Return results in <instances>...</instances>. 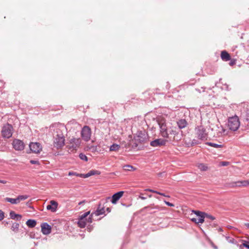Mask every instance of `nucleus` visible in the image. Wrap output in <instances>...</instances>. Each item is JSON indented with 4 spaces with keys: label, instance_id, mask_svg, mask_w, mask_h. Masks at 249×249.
<instances>
[{
    "label": "nucleus",
    "instance_id": "22",
    "mask_svg": "<svg viewBox=\"0 0 249 249\" xmlns=\"http://www.w3.org/2000/svg\"><path fill=\"white\" fill-rule=\"evenodd\" d=\"M26 224L29 228H34L36 224V221L34 219H28Z\"/></svg>",
    "mask_w": 249,
    "mask_h": 249
},
{
    "label": "nucleus",
    "instance_id": "27",
    "mask_svg": "<svg viewBox=\"0 0 249 249\" xmlns=\"http://www.w3.org/2000/svg\"><path fill=\"white\" fill-rule=\"evenodd\" d=\"M206 144L211 146H212V147H213L216 148H221L223 146V145H222V144H219L213 143L212 142H207L206 143Z\"/></svg>",
    "mask_w": 249,
    "mask_h": 249
},
{
    "label": "nucleus",
    "instance_id": "7",
    "mask_svg": "<svg viewBox=\"0 0 249 249\" xmlns=\"http://www.w3.org/2000/svg\"><path fill=\"white\" fill-rule=\"evenodd\" d=\"M147 138L148 136L145 132L140 131L138 132L137 136L135 137V140L140 143H142L147 139Z\"/></svg>",
    "mask_w": 249,
    "mask_h": 249
},
{
    "label": "nucleus",
    "instance_id": "60",
    "mask_svg": "<svg viewBox=\"0 0 249 249\" xmlns=\"http://www.w3.org/2000/svg\"><path fill=\"white\" fill-rule=\"evenodd\" d=\"M148 197H152V195H148Z\"/></svg>",
    "mask_w": 249,
    "mask_h": 249
},
{
    "label": "nucleus",
    "instance_id": "62",
    "mask_svg": "<svg viewBox=\"0 0 249 249\" xmlns=\"http://www.w3.org/2000/svg\"><path fill=\"white\" fill-rule=\"evenodd\" d=\"M122 205H123L124 206H125V205L124 204H122Z\"/></svg>",
    "mask_w": 249,
    "mask_h": 249
},
{
    "label": "nucleus",
    "instance_id": "61",
    "mask_svg": "<svg viewBox=\"0 0 249 249\" xmlns=\"http://www.w3.org/2000/svg\"><path fill=\"white\" fill-rule=\"evenodd\" d=\"M201 89H203V91H204L205 88H203V87H202Z\"/></svg>",
    "mask_w": 249,
    "mask_h": 249
},
{
    "label": "nucleus",
    "instance_id": "28",
    "mask_svg": "<svg viewBox=\"0 0 249 249\" xmlns=\"http://www.w3.org/2000/svg\"><path fill=\"white\" fill-rule=\"evenodd\" d=\"M192 212L198 217H201V216L203 217L204 216V214H205V212H202L199 211L193 210Z\"/></svg>",
    "mask_w": 249,
    "mask_h": 249
},
{
    "label": "nucleus",
    "instance_id": "40",
    "mask_svg": "<svg viewBox=\"0 0 249 249\" xmlns=\"http://www.w3.org/2000/svg\"><path fill=\"white\" fill-rule=\"evenodd\" d=\"M243 247H246L247 249H249V241H244V242L242 244Z\"/></svg>",
    "mask_w": 249,
    "mask_h": 249
},
{
    "label": "nucleus",
    "instance_id": "57",
    "mask_svg": "<svg viewBox=\"0 0 249 249\" xmlns=\"http://www.w3.org/2000/svg\"><path fill=\"white\" fill-rule=\"evenodd\" d=\"M196 90H197L198 92H201V90L200 89H196Z\"/></svg>",
    "mask_w": 249,
    "mask_h": 249
},
{
    "label": "nucleus",
    "instance_id": "10",
    "mask_svg": "<svg viewBox=\"0 0 249 249\" xmlns=\"http://www.w3.org/2000/svg\"><path fill=\"white\" fill-rule=\"evenodd\" d=\"M143 210L149 213L152 214L161 210L162 209L158 205L155 206L154 204H153L144 207Z\"/></svg>",
    "mask_w": 249,
    "mask_h": 249
},
{
    "label": "nucleus",
    "instance_id": "26",
    "mask_svg": "<svg viewBox=\"0 0 249 249\" xmlns=\"http://www.w3.org/2000/svg\"><path fill=\"white\" fill-rule=\"evenodd\" d=\"M5 200L7 202H10L12 204H17L18 203H19L17 197L16 198L6 197L5 198Z\"/></svg>",
    "mask_w": 249,
    "mask_h": 249
},
{
    "label": "nucleus",
    "instance_id": "42",
    "mask_svg": "<svg viewBox=\"0 0 249 249\" xmlns=\"http://www.w3.org/2000/svg\"><path fill=\"white\" fill-rule=\"evenodd\" d=\"M164 202L165 203L166 205H167V206H170V207H174V204L172 203H170L168 201H167L166 200H164Z\"/></svg>",
    "mask_w": 249,
    "mask_h": 249
},
{
    "label": "nucleus",
    "instance_id": "48",
    "mask_svg": "<svg viewBox=\"0 0 249 249\" xmlns=\"http://www.w3.org/2000/svg\"><path fill=\"white\" fill-rule=\"evenodd\" d=\"M235 64V60H231L230 62V65L231 66H232Z\"/></svg>",
    "mask_w": 249,
    "mask_h": 249
},
{
    "label": "nucleus",
    "instance_id": "20",
    "mask_svg": "<svg viewBox=\"0 0 249 249\" xmlns=\"http://www.w3.org/2000/svg\"><path fill=\"white\" fill-rule=\"evenodd\" d=\"M196 167L201 171H206L209 169V167L206 164L200 163L196 164Z\"/></svg>",
    "mask_w": 249,
    "mask_h": 249
},
{
    "label": "nucleus",
    "instance_id": "43",
    "mask_svg": "<svg viewBox=\"0 0 249 249\" xmlns=\"http://www.w3.org/2000/svg\"><path fill=\"white\" fill-rule=\"evenodd\" d=\"M4 213L2 211L0 210V220H1L3 219L4 215Z\"/></svg>",
    "mask_w": 249,
    "mask_h": 249
},
{
    "label": "nucleus",
    "instance_id": "33",
    "mask_svg": "<svg viewBox=\"0 0 249 249\" xmlns=\"http://www.w3.org/2000/svg\"><path fill=\"white\" fill-rule=\"evenodd\" d=\"M90 214V211H88L80 216L79 218L86 220V217Z\"/></svg>",
    "mask_w": 249,
    "mask_h": 249
},
{
    "label": "nucleus",
    "instance_id": "35",
    "mask_svg": "<svg viewBox=\"0 0 249 249\" xmlns=\"http://www.w3.org/2000/svg\"><path fill=\"white\" fill-rule=\"evenodd\" d=\"M68 176H75L76 177H80V174L71 171V172H69Z\"/></svg>",
    "mask_w": 249,
    "mask_h": 249
},
{
    "label": "nucleus",
    "instance_id": "36",
    "mask_svg": "<svg viewBox=\"0 0 249 249\" xmlns=\"http://www.w3.org/2000/svg\"><path fill=\"white\" fill-rule=\"evenodd\" d=\"M204 216L199 217L198 218H196V224L198 223H202L204 221Z\"/></svg>",
    "mask_w": 249,
    "mask_h": 249
},
{
    "label": "nucleus",
    "instance_id": "58",
    "mask_svg": "<svg viewBox=\"0 0 249 249\" xmlns=\"http://www.w3.org/2000/svg\"><path fill=\"white\" fill-rule=\"evenodd\" d=\"M83 203V201H81V202H79L78 205H81Z\"/></svg>",
    "mask_w": 249,
    "mask_h": 249
},
{
    "label": "nucleus",
    "instance_id": "1",
    "mask_svg": "<svg viewBox=\"0 0 249 249\" xmlns=\"http://www.w3.org/2000/svg\"><path fill=\"white\" fill-rule=\"evenodd\" d=\"M55 134L53 135V146L56 149L62 148L65 145V139L62 131L59 128L54 130Z\"/></svg>",
    "mask_w": 249,
    "mask_h": 249
},
{
    "label": "nucleus",
    "instance_id": "54",
    "mask_svg": "<svg viewBox=\"0 0 249 249\" xmlns=\"http://www.w3.org/2000/svg\"><path fill=\"white\" fill-rule=\"evenodd\" d=\"M245 226L249 229V223H245Z\"/></svg>",
    "mask_w": 249,
    "mask_h": 249
},
{
    "label": "nucleus",
    "instance_id": "44",
    "mask_svg": "<svg viewBox=\"0 0 249 249\" xmlns=\"http://www.w3.org/2000/svg\"><path fill=\"white\" fill-rule=\"evenodd\" d=\"M87 223H91L92 221V217L89 215L88 219H86Z\"/></svg>",
    "mask_w": 249,
    "mask_h": 249
},
{
    "label": "nucleus",
    "instance_id": "52",
    "mask_svg": "<svg viewBox=\"0 0 249 249\" xmlns=\"http://www.w3.org/2000/svg\"><path fill=\"white\" fill-rule=\"evenodd\" d=\"M170 134H173L174 135H176L177 134V132L175 131V130H172L171 132H170Z\"/></svg>",
    "mask_w": 249,
    "mask_h": 249
},
{
    "label": "nucleus",
    "instance_id": "15",
    "mask_svg": "<svg viewBox=\"0 0 249 249\" xmlns=\"http://www.w3.org/2000/svg\"><path fill=\"white\" fill-rule=\"evenodd\" d=\"M124 192L123 191L118 192L112 196L111 203L112 204H116L117 201L123 196Z\"/></svg>",
    "mask_w": 249,
    "mask_h": 249
},
{
    "label": "nucleus",
    "instance_id": "4",
    "mask_svg": "<svg viewBox=\"0 0 249 249\" xmlns=\"http://www.w3.org/2000/svg\"><path fill=\"white\" fill-rule=\"evenodd\" d=\"M13 127L12 125L8 123L5 124L1 130V134L3 138H10L13 134Z\"/></svg>",
    "mask_w": 249,
    "mask_h": 249
},
{
    "label": "nucleus",
    "instance_id": "31",
    "mask_svg": "<svg viewBox=\"0 0 249 249\" xmlns=\"http://www.w3.org/2000/svg\"><path fill=\"white\" fill-rule=\"evenodd\" d=\"M204 218H208L211 220H214L215 218L213 216L210 215L207 213H205V214H204Z\"/></svg>",
    "mask_w": 249,
    "mask_h": 249
},
{
    "label": "nucleus",
    "instance_id": "5",
    "mask_svg": "<svg viewBox=\"0 0 249 249\" xmlns=\"http://www.w3.org/2000/svg\"><path fill=\"white\" fill-rule=\"evenodd\" d=\"M81 136L82 139L86 141H89L91 137V130L89 126H84L81 131Z\"/></svg>",
    "mask_w": 249,
    "mask_h": 249
},
{
    "label": "nucleus",
    "instance_id": "2",
    "mask_svg": "<svg viewBox=\"0 0 249 249\" xmlns=\"http://www.w3.org/2000/svg\"><path fill=\"white\" fill-rule=\"evenodd\" d=\"M240 125L239 119L237 115L230 117L228 119V127L229 129L235 131L238 129Z\"/></svg>",
    "mask_w": 249,
    "mask_h": 249
},
{
    "label": "nucleus",
    "instance_id": "32",
    "mask_svg": "<svg viewBox=\"0 0 249 249\" xmlns=\"http://www.w3.org/2000/svg\"><path fill=\"white\" fill-rule=\"evenodd\" d=\"M79 157L81 160H84L85 161H88V158L84 154L80 153L79 155Z\"/></svg>",
    "mask_w": 249,
    "mask_h": 249
},
{
    "label": "nucleus",
    "instance_id": "29",
    "mask_svg": "<svg viewBox=\"0 0 249 249\" xmlns=\"http://www.w3.org/2000/svg\"><path fill=\"white\" fill-rule=\"evenodd\" d=\"M19 228V224L18 223H14L12 224L11 229L13 231L15 232H17Z\"/></svg>",
    "mask_w": 249,
    "mask_h": 249
},
{
    "label": "nucleus",
    "instance_id": "14",
    "mask_svg": "<svg viewBox=\"0 0 249 249\" xmlns=\"http://www.w3.org/2000/svg\"><path fill=\"white\" fill-rule=\"evenodd\" d=\"M166 141L162 139H157L150 142V145L153 147H158L165 144Z\"/></svg>",
    "mask_w": 249,
    "mask_h": 249
},
{
    "label": "nucleus",
    "instance_id": "9",
    "mask_svg": "<svg viewBox=\"0 0 249 249\" xmlns=\"http://www.w3.org/2000/svg\"><path fill=\"white\" fill-rule=\"evenodd\" d=\"M248 185H249V180H239L231 182L228 184V186L230 187H244Z\"/></svg>",
    "mask_w": 249,
    "mask_h": 249
},
{
    "label": "nucleus",
    "instance_id": "34",
    "mask_svg": "<svg viewBox=\"0 0 249 249\" xmlns=\"http://www.w3.org/2000/svg\"><path fill=\"white\" fill-rule=\"evenodd\" d=\"M90 176L95 175H100V172L97 170H92L89 171Z\"/></svg>",
    "mask_w": 249,
    "mask_h": 249
},
{
    "label": "nucleus",
    "instance_id": "56",
    "mask_svg": "<svg viewBox=\"0 0 249 249\" xmlns=\"http://www.w3.org/2000/svg\"><path fill=\"white\" fill-rule=\"evenodd\" d=\"M155 193H156V194H159V195L161 194H160V192H158V191H156V192H155Z\"/></svg>",
    "mask_w": 249,
    "mask_h": 249
},
{
    "label": "nucleus",
    "instance_id": "47",
    "mask_svg": "<svg viewBox=\"0 0 249 249\" xmlns=\"http://www.w3.org/2000/svg\"><path fill=\"white\" fill-rule=\"evenodd\" d=\"M145 191L152 192L154 193H155V192H156V190L151 189H145Z\"/></svg>",
    "mask_w": 249,
    "mask_h": 249
},
{
    "label": "nucleus",
    "instance_id": "63",
    "mask_svg": "<svg viewBox=\"0 0 249 249\" xmlns=\"http://www.w3.org/2000/svg\"><path fill=\"white\" fill-rule=\"evenodd\" d=\"M156 198L157 199H159V198L158 197H156Z\"/></svg>",
    "mask_w": 249,
    "mask_h": 249
},
{
    "label": "nucleus",
    "instance_id": "25",
    "mask_svg": "<svg viewBox=\"0 0 249 249\" xmlns=\"http://www.w3.org/2000/svg\"><path fill=\"white\" fill-rule=\"evenodd\" d=\"M120 145L116 143H113V144L110 145L109 150L111 151H116L120 149Z\"/></svg>",
    "mask_w": 249,
    "mask_h": 249
},
{
    "label": "nucleus",
    "instance_id": "13",
    "mask_svg": "<svg viewBox=\"0 0 249 249\" xmlns=\"http://www.w3.org/2000/svg\"><path fill=\"white\" fill-rule=\"evenodd\" d=\"M105 213V207L102 206L101 204L99 203L98 206V208L96 211L92 212L90 216L93 217L94 215L99 216L100 215L104 214Z\"/></svg>",
    "mask_w": 249,
    "mask_h": 249
},
{
    "label": "nucleus",
    "instance_id": "46",
    "mask_svg": "<svg viewBox=\"0 0 249 249\" xmlns=\"http://www.w3.org/2000/svg\"><path fill=\"white\" fill-rule=\"evenodd\" d=\"M143 194L142 193H141L140 196H139V198L142 199V200H145L146 199V197L143 196Z\"/></svg>",
    "mask_w": 249,
    "mask_h": 249
},
{
    "label": "nucleus",
    "instance_id": "21",
    "mask_svg": "<svg viewBox=\"0 0 249 249\" xmlns=\"http://www.w3.org/2000/svg\"><path fill=\"white\" fill-rule=\"evenodd\" d=\"M9 215L11 218L16 219L17 220H20L22 217L20 214H16L14 211H11Z\"/></svg>",
    "mask_w": 249,
    "mask_h": 249
},
{
    "label": "nucleus",
    "instance_id": "19",
    "mask_svg": "<svg viewBox=\"0 0 249 249\" xmlns=\"http://www.w3.org/2000/svg\"><path fill=\"white\" fill-rule=\"evenodd\" d=\"M221 58L225 61L231 60V56L226 51H222L221 53Z\"/></svg>",
    "mask_w": 249,
    "mask_h": 249
},
{
    "label": "nucleus",
    "instance_id": "50",
    "mask_svg": "<svg viewBox=\"0 0 249 249\" xmlns=\"http://www.w3.org/2000/svg\"><path fill=\"white\" fill-rule=\"evenodd\" d=\"M191 221L196 224V218H192Z\"/></svg>",
    "mask_w": 249,
    "mask_h": 249
},
{
    "label": "nucleus",
    "instance_id": "30",
    "mask_svg": "<svg viewBox=\"0 0 249 249\" xmlns=\"http://www.w3.org/2000/svg\"><path fill=\"white\" fill-rule=\"evenodd\" d=\"M29 196L27 195H21L18 196L17 197L18 199V203L20 202V201L24 200L28 198Z\"/></svg>",
    "mask_w": 249,
    "mask_h": 249
},
{
    "label": "nucleus",
    "instance_id": "51",
    "mask_svg": "<svg viewBox=\"0 0 249 249\" xmlns=\"http://www.w3.org/2000/svg\"><path fill=\"white\" fill-rule=\"evenodd\" d=\"M0 183L2 184H6L7 183V181L5 180H0Z\"/></svg>",
    "mask_w": 249,
    "mask_h": 249
},
{
    "label": "nucleus",
    "instance_id": "37",
    "mask_svg": "<svg viewBox=\"0 0 249 249\" xmlns=\"http://www.w3.org/2000/svg\"><path fill=\"white\" fill-rule=\"evenodd\" d=\"M89 177H90V174L89 172L87 174H80V178H87Z\"/></svg>",
    "mask_w": 249,
    "mask_h": 249
},
{
    "label": "nucleus",
    "instance_id": "39",
    "mask_svg": "<svg viewBox=\"0 0 249 249\" xmlns=\"http://www.w3.org/2000/svg\"><path fill=\"white\" fill-rule=\"evenodd\" d=\"M244 119L248 122H249V112H246L244 116Z\"/></svg>",
    "mask_w": 249,
    "mask_h": 249
},
{
    "label": "nucleus",
    "instance_id": "49",
    "mask_svg": "<svg viewBox=\"0 0 249 249\" xmlns=\"http://www.w3.org/2000/svg\"><path fill=\"white\" fill-rule=\"evenodd\" d=\"M161 194H160V195L161 196H165V197H169L170 196H168V195H166L164 193H160Z\"/></svg>",
    "mask_w": 249,
    "mask_h": 249
},
{
    "label": "nucleus",
    "instance_id": "55",
    "mask_svg": "<svg viewBox=\"0 0 249 249\" xmlns=\"http://www.w3.org/2000/svg\"><path fill=\"white\" fill-rule=\"evenodd\" d=\"M107 211L108 213H109L111 211V209L110 208H107Z\"/></svg>",
    "mask_w": 249,
    "mask_h": 249
},
{
    "label": "nucleus",
    "instance_id": "8",
    "mask_svg": "<svg viewBox=\"0 0 249 249\" xmlns=\"http://www.w3.org/2000/svg\"><path fill=\"white\" fill-rule=\"evenodd\" d=\"M29 147L32 152L36 154L39 153L42 149L41 145L37 142L30 143Z\"/></svg>",
    "mask_w": 249,
    "mask_h": 249
},
{
    "label": "nucleus",
    "instance_id": "18",
    "mask_svg": "<svg viewBox=\"0 0 249 249\" xmlns=\"http://www.w3.org/2000/svg\"><path fill=\"white\" fill-rule=\"evenodd\" d=\"M160 133L161 135L165 138H168V134L167 133V130L165 124H162L160 125Z\"/></svg>",
    "mask_w": 249,
    "mask_h": 249
},
{
    "label": "nucleus",
    "instance_id": "38",
    "mask_svg": "<svg viewBox=\"0 0 249 249\" xmlns=\"http://www.w3.org/2000/svg\"><path fill=\"white\" fill-rule=\"evenodd\" d=\"M89 149L91 150L92 152H94L97 151V146L92 145L89 147Z\"/></svg>",
    "mask_w": 249,
    "mask_h": 249
},
{
    "label": "nucleus",
    "instance_id": "45",
    "mask_svg": "<svg viewBox=\"0 0 249 249\" xmlns=\"http://www.w3.org/2000/svg\"><path fill=\"white\" fill-rule=\"evenodd\" d=\"M220 164L222 166H227L229 164V162L228 161H222Z\"/></svg>",
    "mask_w": 249,
    "mask_h": 249
},
{
    "label": "nucleus",
    "instance_id": "53",
    "mask_svg": "<svg viewBox=\"0 0 249 249\" xmlns=\"http://www.w3.org/2000/svg\"><path fill=\"white\" fill-rule=\"evenodd\" d=\"M197 144V142H196V141L195 140H193L192 141V145H195Z\"/></svg>",
    "mask_w": 249,
    "mask_h": 249
},
{
    "label": "nucleus",
    "instance_id": "24",
    "mask_svg": "<svg viewBox=\"0 0 249 249\" xmlns=\"http://www.w3.org/2000/svg\"><path fill=\"white\" fill-rule=\"evenodd\" d=\"M123 169L127 171H135L136 168L131 165H125L123 167Z\"/></svg>",
    "mask_w": 249,
    "mask_h": 249
},
{
    "label": "nucleus",
    "instance_id": "11",
    "mask_svg": "<svg viewBox=\"0 0 249 249\" xmlns=\"http://www.w3.org/2000/svg\"><path fill=\"white\" fill-rule=\"evenodd\" d=\"M71 145L68 146L69 149H75L80 144L81 140L79 138H73L69 141Z\"/></svg>",
    "mask_w": 249,
    "mask_h": 249
},
{
    "label": "nucleus",
    "instance_id": "17",
    "mask_svg": "<svg viewBox=\"0 0 249 249\" xmlns=\"http://www.w3.org/2000/svg\"><path fill=\"white\" fill-rule=\"evenodd\" d=\"M178 127L181 129L186 127L188 124V123L185 119H181L177 122Z\"/></svg>",
    "mask_w": 249,
    "mask_h": 249
},
{
    "label": "nucleus",
    "instance_id": "6",
    "mask_svg": "<svg viewBox=\"0 0 249 249\" xmlns=\"http://www.w3.org/2000/svg\"><path fill=\"white\" fill-rule=\"evenodd\" d=\"M14 149L17 151H22L24 149L25 144L23 142L18 139H14L12 142Z\"/></svg>",
    "mask_w": 249,
    "mask_h": 249
},
{
    "label": "nucleus",
    "instance_id": "23",
    "mask_svg": "<svg viewBox=\"0 0 249 249\" xmlns=\"http://www.w3.org/2000/svg\"><path fill=\"white\" fill-rule=\"evenodd\" d=\"M77 224L78 227H80V228H84L86 227L87 225L86 220L79 218V220L77 222Z\"/></svg>",
    "mask_w": 249,
    "mask_h": 249
},
{
    "label": "nucleus",
    "instance_id": "16",
    "mask_svg": "<svg viewBox=\"0 0 249 249\" xmlns=\"http://www.w3.org/2000/svg\"><path fill=\"white\" fill-rule=\"evenodd\" d=\"M58 207V203L55 200H51L50 205H48L46 209L47 210H50L52 212H55Z\"/></svg>",
    "mask_w": 249,
    "mask_h": 249
},
{
    "label": "nucleus",
    "instance_id": "59",
    "mask_svg": "<svg viewBox=\"0 0 249 249\" xmlns=\"http://www.w3.org/2000/svg\"><path fill=\"white\" fill-rule=\"evenodd\" d=\"M61 154H59V153H57L55 154V155H57V156H58V155H61Z\"/></svg>",
    "mask_w": 249,
    "mask_h": 249
},
{
    "label": "nucleus",
    "instance_id": "3",
    "mask_svg": "<svg viewBox=\"0 0 249 249\" xmlns=\"http://www.w3.org/2000/svg\"><path fill=\"white\" fill-rule=\"evenodd\" d=\"M195 131L199 140L201 141H206L208 137V133L206 132V129L202 125H198L196 127Z\"/></svg>",
    "mask_w": 249,
    "mask_h": 249
},
{
    "label": "nucleus",
    "instance_id": "12",
    "mask_svg": "<svg viewBox=\"0 0 249 249\" xmlns=\"http://www.w3.org/2000/svg\"><path fill=\"white\" fill-rule=\"evenodd\" d=\"M41 232L44 235H47L51 232V226L47 222L42 223L41 225Z\"/></svg>",
    "mask_w": 249,
    "mask_h": 249
},
{
    "label": "nucleus",
    "instance_id": "41",
    "mask_svg": "<svg viewBox=\"0 0 249 249\" xmlns=\"http://www.w3.org/2000/svg\"><path fill=\"white\" fill-rule=\"evenodd\" d=\"M30 162L32 164H37V165L40 164L38 160H31L30 161Z\"/></svg>",
    "mask_w": 249,
    "mask_h": 249
}]
</instances>
